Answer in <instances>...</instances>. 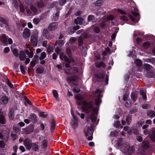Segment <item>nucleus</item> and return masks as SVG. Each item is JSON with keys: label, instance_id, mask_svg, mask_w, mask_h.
Masks as SVG:
<instances>
[{"label": "nucleus", "instance_id": "nucleus-12", "mask_svg": "<svg viewBox=\"0 0 155 155\" xmlns=\"http://www.w3.org/2000/svg\"><path fill=\"white\" fill-rule=\"evenodd\" d=\"M28 53V50H27L20 51L19 53V58L20 59L21 61L24 60L26 58L25 54H26V53Z\"/></svg>", "mask_w": 155, "mask_h": 155}, {"label": "nucleus", "instance_id": "nucleus-20", "mask_svg": "<svg viewBox=\"0 0 155 155\" xmlns=\"http://www.w3.org/2000/svg\"><path fill=\"white\" fill-rule=\"evenodd\" d=\"M38 61V58L34 57L30 62L31 66L32 67H34L37 63Z\"/></svg>", "mask_w": 155, "mask_h": 155}, {"label": "nucleus", "instance_id": "nucleus-62", "mask_svg": "<svg viewBox=\"0 0 155 155\" xmlns=\"http://www.w3.org/2000/svg\"><path fill=\"white\" fill-rule=\"evenodd\" d=\"M73 91L76 93H78L80 91V90L78 88L74 87L73 89Z\"/></svg>", "mask_w": 155, "mask_h": 155}, {"label": "nucleus", "instance_id": "nucleus-27", "mask_svg": "<svg viewBox=\"0 0 155 155\" xmlns=\"http://www.w3.org/2000/svg\"><path fill=\"white\" fill-rule=\"evenodd\" d=\"M6 121L3 115H0V123L2 124H5Z\"/></svg>", "mask_w": 155, "mask_h": 155}, {"label": "nucleus", "instance_id": "nucleus-35", "mask_svg": "<svg viewBox=\"0 0 155 155\" xmlns=\"http://www.w3.org/2000/svg\"><path fill=\"white\" fill-rule=\"evenodd\" d=\"M26 54H27L28 55V56L29 57V58H32L34 55V53H33L32 50L30 51L29 52L28 51V53H26Z\"/></svg>", "mask_w": 155, "mask_h": 155}, {"label": "nucleus", "instance_id": "nucleus-57", "mask_svg": "<svg viewBox=\"0 0 155 155\" xmlns=\"http://www.w3.org/2000/svg\"><path fill=\"white\" fill-rule=\"evenodd\" d=\"M131 120V117L130 116H128L126 118V121L127 122V124L129 125L130 124V122Z\"/></svg>", "mask_w": 155, "mask_h": 155}, {"label": "nucleus", "instance_id": "nucleus-39", "mask_svg": "<svg viewBox=\"0 0 155 155\" xmlns=\"http://www.w3.org/2000/svg\"><path fill=\"white\" fill-rule=\"evenodd\" d=\"M142 107L143 109H147L150 108V105L149 104H145L142 106Z\"/></svg>", "mask_w": 155, "mask_h": 155}, {"label": "nucleus", "instance_id": "nucleus-15", "mask_svg": "<svg viewBox=\"0 0 155 155\" xmlns=\"http://www.w3.org/2000/svg\"><path fill=\"white\" fill-rule=\"evenodd\" d=\"M48 141L47 140L44 138L41 141V146L43 149H46L48 146Z\"/></svg>", "mask_w": 155, "mask_h": 155}, {"label": "nucleus", "instance_id": "nucleus-10", "mask_svg": "<svg viewBox=\"0 0 155 155\" xmlns=\"http://www.w3.org/2000/svg\"><path fill=\"white\" fill-rule=\"evenodd\" d=\"M35 33V35H33L31 36L30 40L31 43L35 46H36L38 44L37 37L38 32L37 31H36Z\"/></svg>", "mask_w": 155, "mask_h": 155}, {"label": "nucleus", "instance_id": "nucleus-32", "mask_svg": "<svg viewBox=\"0 0 155 155\" xmlns=\"http://www.w3.org/2000/svg\"><path fill=\"white\" fill-rule=\"evenodd\" d=\"M143 146L144 148H147L149 147V142L148 141H143Z\"/></svg>", "mask_w": 155, "mask_h": 155}, {"label": "nucleus", "instance_id": "nucleus-9", "mask_svg": "<svg viewBox=\"0 0 155 155\" xmlns=\"http://www.w3.org/2000/svg\"><path fill=\"white\" fill-rule=\"evenodd\" d=\"M102 91L99 90H97L95 91V96H97V98L95 99V104L97 105H99L101 103V98L102 97L101 94Z\"/></svg>", "mask_w": 155, "mask_h": 155}, {"label": "nucleus", "instance_id": "nucleus-11", "mask_svg": "<svg viewBox=\"0 0 155 155\" xmlns=\"http://www.w3.org/2000/svg\"><path fill=\"white\" fill-rule=\"evenodd\" d=\"M31 141L28 138H26L23 142V144L28 150H30L32 144Z\"/></svg>", "mask_w": 155, "mask_h": 155}, {"label": "nucleus", "instance_id": "nucleus-8", "mask_svg": "<svg viewBox=\"0 0 155 155\" xmlns=\"http://www.w3.org/2000/svg\"><path fill=\"white\" fill-rule=\"evenodd\" d=\"M122 139H119L116 144V146L118 147L122 146L121 147L122 150H124L125 152H127L129 148V146L128 145L125 144H122Z\"/></svg>", "mask_w": 155, "mask_h": 155}, {"label": "nucleus", "instance_id": "nucleus-6", "mask_svg": "<svg viewBox=\"0 0 155 155\" xmlns=\"http://www.w3.org/2000/svg\"><path fill=\"white\" fill-rule=\"evenodd\" d=\"M13 4L16 7H17L18 5L20 8V11L21 12H23L25 10L28 13L30 14L31 11L26 7H24L22 5L20 2L18 1V2L17 1H14Z\"/></svg>", "mask_w": 155, "mask_h": 155}, {"label": "nucleus", "instance_id": "nucleus-38", "mask_svg": "<svg viewBox=\"0 0 155 155\" xmlns=\"http://www.w3.org/2000/svg\"><path fill=\"white\" fill-rule=\"evenodd\" d=\"M53 93L54 97L55 98H57L58 97V94L57 91L55 90H54L53 91Z\"/></svg>", "mask_w": 155, "mask_h": 155}, {"label": "nucleus", "instance_id": "nucleus-24", "mask_svg": "<svg viewBox=\"0 0 155 155\" xmlns=\"http://www.w3.org/2000/svg\"><path fill=\"white\" fill-rule=\"evenodd\" d=\"M131 99L133 100V102L134 103L137 99V94L134 92L131 93L130 95Z\"/></svg>", "mask_w": 155, "mask_h": 155}, {"label": "nucleus", "instance_id": "nucleus-14", "mask_svg": "<svg viewBox=\"0 0 155 155\" xmlns=\"http://www.w3.org/2000/svg\"><path fill=\"white\" fill-rule=\"evenodd\" d=\"M58 24L57 22H53L51 24L48 26V29L50 31H53L58 27Z\"/></svg>", "mask_w": 155, "mask_h": 155}, {"label": "nucleus", "instance_id": "nucleus-29", "mask_svg": "<svg viewBox=\"0 0 155 155\" xmlns=\"http://www.w3.org/2000/svg\"><path fill=\"white\" fill-rule=\"evenodd\" d=\"M134 62L136 65L138 66H140L142 64V61L139 59L136 60Z\"/></svg>", "mask_w": 155, "mask_h": 155}, {"label": "nucleus", "instance_id": "nucleus-19", "mask_svg": "<svg viewBox=\"0 0 155 155\" xmlns=\"http://www.w3.org/2000/svg\"><path fill=\"white\" fill-rule=\"evenodd\" d=\"M31 148L33 150L35 151H38L39 149L38 145L34 143H32Z\"/></svg>", "mask_w": 155, "mask_h": 155}, {"label": "nucleus", "instance_id": "nucleus-26", "mask_svg": "<svg viewBox=\"0 0 155 155\" xmlns=\"http://www.w3.org/2000/svg\"><path fill=\"white\" fill-rule=\"evenodd\" d=\"M147 115L150 117H154L155 116V111H149L147 113Z\"/></svg>", "mask_w": 155, "mask_h": 155}, {"label": "nucleus", "instance_id": "nucleus-55", "mask_svg": "<svg viewBox=\"0 0 155 155\" xmlns=\"http://www.w3.org/2000/svg\"><path fill=\"white\" fill-rule=\"evenodd\" d=\"M7 84L11 88H13V85L11 82L10 81L8 80L7 81Z\"/></svg>", "mask_w": 155, "mask_h": 155}, {"label": "nucleus", "instance_id": "nucleus-51", "mask_svg": "<svg viewBox=\"0 0 155 155\" xmlns=\"http://www.w3.org/2000/svg\"><path fill=\"white\" fill-rule=\"evenodd\" d=\"M31 9L32 11L35 13H36L38 12L36 8L33 6H31Z\"/></svg>", "mask_w": 155, "mask_h": 155}, {"label": "nucleus", "instance_id": "nucleus-22", "mask_svg": "<svg viewBox=\"0 0 155 155\" xmlns=\"http://www.w3.org/2000/svg\"><path fill=\"white\" fill-rule=\"evenodd\" d=\"M140 94L142 96V98L144 100H146L147 99V97L146 91L140 90Z\"/></svg>", "mask_w": 155, "mask_h": 155}, {"label": "nucleus", "instance_id": "nucleus-18", "mask_svg": "<svg viewBox=\"0 0 155 155\" xmlns=\"http://www.w3.org/2000/svg\"><path fill=\"white\" fill-rule=\"evenodd\" d=\"M15 46L14 45H13L11 46V49L14 55L17 57L18 55V51L15 48Z\"/></svg>", "mask_w": 155, "mask_h": 155}, {"label": "nucleus", "instance_id": "nucleus-34", "mask_svg": "<svg viewBox=\"0 0 155 155\" xmlns=\"http://www.w3.org/2000/svg\"><path fill=\"white\" fill-rule=\"evenodd\" d=\"M150 45V43L148 41H146L144 43L143 45V48L144 49H147L149 48Z\"/></svg>", "mask_w": 155, "mask_h": 155}, {"label": "nucleus", "instance_id": "nucleus-30", "mask_svg": "<svg viewBox=\"0 0 155 155\" xmlns=\"http://www.w3.org/2000/svg\"><path fill=\"white\" fill-rule=\"evenodd\" d=\"M54 48L51 46H49L47 48V51L48 54H50L53 51Z\"/></svg>", "mask_w": 155, "mask_h": 155}, {"label": "nucleus", "instance_id": "nucleus-33", "mask_svg": "<svg viewBox=\"0 0 155 155\" xmlns=\"http://www.w3.org/2000/svg\"><path fill=\"white\" fill-rule=\"evenodd\" d=\"M66 52L68 55V57L69 58H70L71 61H73V59L71 58V51L70 49L67 48L66 49Z\"/></svg>", "mask_w": 155, "mask_h": 155}, {"label": "nucleus", "instance_id": "nucleus-61", "mask_svg": "<svg viewBox=\"0 0 155 155\" xmlns=\"http://www.w3.org/2000/svg\"><path fill=\"white\" fill-rule=\"evenodd\" d=\"M13 130L15 133L19 132L20 131V130L18 128L15 126L13 127Z\"/></svg>", "mask_w": 155, "mask_h": 155}, {"label": "nucleus", "instance_id": "nucleus-50", "mask_svg": "<svg viewBox=\"0 0 155 155\" xmlns=\"http://www.w3.org/2000/svg\"><path fill=\"white\" fill-rule=\"evenodd\" d=\"M64 42L63 40H59L58 42V45L60 46H62L64 44Z\"/></svg>", "mask_w": 155, "mask_h": 155}, {"label": "nucleus", "instance_id": "nucleus-48", "mask_svg": "<svg viewBox=\"0 0 155 155\" xmlns=\"http://www.w3.org/2000/svg\"><path fill=\"white\" fill-rule=\"evenodd\" d=\"M71 70L73 71V73L74 74L78 73V69L76 67H74L71 69Z\"/></svg>", "mask_w": 155, "mask_h": 155}, {"label": "nucleus", "instance_id": "nucleus-52", "mask_svg": "<svg viewBox=\"0 0 155 155\" xmlns=\"http://www.w3.org/2000/svg\"><path fill=\"white\" fill-rule=\"evenodd\" d=\"M11 136L13 140H15L18 137V136L15 134H14L13 132L11 134Z\"/></svg>", "mask_w": 155, "mask_h": 155}, {"label": "nucleus", "instance_id": "nucleus-16", "mask_svg": "<svg viewBox=\"0 0 155 155\" xmlns=\"http://www.w3.org/2000/svg\"><path fill=\"white\" fill-rule=\"evenodd\" d=\"M84 22V20L81 18H77L74 20V23L76 24L81 25Z\"/></svg>", "mask_w": 155, "mask_h": 155}, {"label": "nucleus", "instance_id": "nucleus-28", "mask_svg": "<svg viewBox=\"0 0 155 155\" xmlns=\"http://www.w3.org/2000/svg\"><path fill=\"white\" fill-rule=\"evenodd\" d=\"M14 113L13 112V110H11L10 113L9 115V118L11 120H13L14 118Z\"/></svg>", "mask_w": 155, "mask_h": 155}, {"label": "nucleus", "instance_id": "nucleus-23", "mask_svg": "<svg viewBox=\"0 0 155 155\" xmlns=\"http://www.w3.org/2000/svg\"><path fill=\"white\" fill-rule=\"evenodd\" d=\"M77 79L78 78L76 76H73L68 78V80L70 82L72 83L76 81Z\"/></svg>", "mask_w": 155, "mask_h": 155}, {"label": "nucleus", "instance_id": "nucleus-60", "mask_svg": "<svg viewBox=\"0 0 155 155\" xmlns=\"http://www.w3.org/2000/svg\"><path fill=\"white\" fill-rule=\"evenodd\" d=\"M94 16L93 15H89L87 18V20L88 21H91L93 18H94Z\"/></svg>", "mask_w": 155, "mask_h": 155}, {"label": "nucleus", "instance_id": "nucleus-46", "mask_svg": "<svg viewBox=\"0 0 155 155\" xmlns=\"http://www.w3.org/2000/svg\"><path fill=\"white\" fill-rule=\"evenodd\" d=\"M40 21V20L38 18H35L33 19V23L37 25L38 24Z\"/></svg>", "mask_w": 155, "mask_h": 155}, {"label": "nucleus", "instance_id": "nucleus-43", "mask_svg": "<svg viewBox=\"0 0 155 155\" xmlns=\"http://www.w3.org/2000/svg\"><path fill=\"white\" fill-rule=\"evenodd\" d=\"M74 61L73 59V61H71L70 59L69 60L68 59V61L66 62V63L65 64V67L67 68H69L70 66L69 63H71V62H74Z\"/></svg>", "mask_w": 155, "mask_h": 155}, {"label": "nucleus", "instance_id": "nucleus-44", "mask_svg": "<svg viewBox=\"0 0 155 155\" xmlns=\"http://www.w3.org/2000/svg\"><path fill=\"white\" fill-rule=\"evenodd\" d=\"M129 94V93H126L124 95L123 98L124 101H126L128 98Z\"/></svg>", "mask_w": 155, "mask_h": 155}, {"label": "nucleus", "instance_id": "nucleus-3", "mask_svg": "<svg viewBox=\"0 0 155 155\" xmlns=\"http://www.w3.org/2000/svg\"><path fill=\"white\" fill-rule=\"evenodd\" d=\"M92 127V125L86 127L84 130L85 135L88 140H91L93 139V137L91 135L93 133Z\"/></svg>", "mask_w": 155, "mask_h": 155}, {"label": "nucleus", "instance_id": "nucleus-63", "mask_svg": "<svg viewBox=\"0 0 155 155\" xmlns=\"http://www.w3.org/2000/svg\"><path fill=\"white\" fill-rule=\"evenodd\" d=\"M10 51V49L9 47H7L5 48L4 49V52L5 53H8Z\"/></svg>", "mask_w": 155, "mask_h": 155}, {"label": "nucleus", "instance_id": "nucleus-47", "mask_svg": "<svg viewBox=\"0 0 155 155\" xmlns=\"http://www.w3.org/2000/svg\"><path fill=\"white\" fill-rule=\"evenodd\" d=\"M39 116L42 118H45L47 116V115L45 114L43 112H40L39 114Z\"/></svg>", "mask_w": 155, "mask_h": 155}, {"label": "nucleus", "instance_id": "nucleus-37", "mask_svg": "<svg viewBox=\"0 0 155 155\" xmlns=\"http://www.w3.org/2000/svg\"><path fill=\"white\" fill-rule=\"evenodd\" d=\"M44 71V69L43 68H39L36 69V73H42Z\"/></svg>", "mask_w": 155, "mask_h": 155}, {"label": "nucleus", "instance_id": "nucleus-42", "mask_svg": "<svg viewBox=\"0 0 155 155\" xmlns=\"http://www.w3.org/2000/svg\"><path fill=\"white\" fill-rule=\"evenodd\" d=\"M102 3V1L101 0H98L95 3L96 5L97 6H101Z\"/></svg>", "mask_w": 155, "mask_h": 155}, {"label": "nucleus", "instance_id": "nucleus-40", "mask_svg": "<svg viewBox=\"0 0 155 155\" xmlns=\"http://www.w3.org/2000/svg\"><path fill=\"white\" fill-rule=\"evenodd\" d=\"M30 118L33 121H36V117L35 115L34 114H31L30 116Z\"/></svg>", "mask_w": 155, "mask_h": 155}, {"label": "nucleus", "instance_id": "nucleus-5", "mask_svg": "<svg viewBox=\"0 0 155 155\" xmlns=\"http://www.w3.org/2000/svg\"><path fill=\"white\" fill-rule=\"evenodd\" d=\"M71 112L73 117L71 122V124L73 128H76L78 126V118L74 115L72 108L71 109Z\"/></svg>", "mask_w": 155, "mask_h": 155}, {"label": "nucleus", "instance_id": "nucleus-21", "mask_svg": "<svg viewBox=\"0 0 155 155\" xmlns=\"http://www.w3.org/2000/svg\"><path fill=\"white\" fill-rule=\"evenodd\" d=\"M60 58L61 60L64 61L65 62L68 61V60L67 56L62 53L60 54Z\"/></svg>", "mask_w": 155, "mask_h": 155}, {"label": "nucleus", "instance_id": "nucleus-25", "mask_svg": "<svg viewBox=\"0 0 155 155\" xmlns=\"http://www.w3.org/2000/svg\"><path fill=\"white\" fill-rule=\"evenodd\" d=\"M42 35L46 38H48V37L49 35L47 29H45L43 30Z\"/></svg>", "mask_w": 155, "mask_h": 155}, {"label": "nucleus", "instance_id": "nucleus-31", "mask_svg": "<svg viewBox=\"0 0 155 155\" xmlns=\"http://www.w3.org/2000/svg\"><path fill=\"white\" fill-rule=\"evenodd\" d=\"M55 17L53 16L52 20L54 21H56L58 20L59 16V12H57L55 15Z\"/></svg>", "mask_w": 155, "mask_h": 155}, {"label": "nucleus", "instance_id": "nucleus-7", "mask_svg": "<svg viewBox=\"0 0 155 155\" xmlns=\"http://www.w3.org/2000/svg\"><path fill=\"white\" fill-rule=\"evenodd\" d=\"M0 40L4 45H7L8 42L9 44H12L13 43V41L11 38H9L8 39L6 35L5 34H2L0 36Z\"/></svg>", "mask_w": 155, "mask_h": 155}, {"label": "nucleus", "instance_id": "nucleus-2", "mask_svg": "<svg viewBox=\"0 0 155 155\" xmlns=\"http://www.w3.org/2000/svg\"><path fill=\"white\" fill-rule=\"evenodd\" d=\"M118 12L122 15V16L120 17V19L124 21H128V19L127 17V15L134 21L137 22L139 20V14L137 12H132V13L133 15L135 17V18H134L131 15L128 14H127L126 13L120 9L118 10Z\"/></svg>", "mask_w": 155, "mask_h": 155}, {"label": "nucleus", "instance_id": "nucleus-41", "mask_svg": "<svg viewBox=\"0 0 155 155\" xmlns=\"http://www.w3.org/2000/svg\"><path fill=\"white\" fill-rule=\"evenodd\" d=\"M46 56V54L44 52H43L41 53V57L40 58V60L43 59L45 58Z\"/></svg>", "mask_w": 155, "mask_h": 155}, {"label": "nucleus", "instance_id": "nucleus-36", "mask_svg": "<svg viewBox=\"0 0 155 155\" xmlns=\"http://www.w3.org/2000/svg\"><path fill=\"white\" fill-rule=\"evenodd\" d=\"M96 66L98 68H100L101 67H105V64L103 62H101L98 64H96Z\"/></svg>", "mask_w": 155, "mask_h": 155}, {"label": "nucleus", "instance_id": "nucleus-58", "mask_svg": "<svg viewBox=\"0 0 155 155\" xmlns=\"http://www.w3.org/2000/svg\"><path fill=\"white\" fill-rule=\"evenodd\" d=\"M144 123V121L143 120H141L137 122V124L139 126H142L143 124Z\"/></svg>", "mask_w": 155, "mask_h": 155}, {"label": "nucleus", "instance_id": "nucleus-4", "mask_svg": "<svg viewBox=\"0 0 155 155\" xmlns=\"http://www.w3.org/2000/svg\"><path fill=\"white\" fill-rule=\"evenodd\" d=\"M144 66L147 77L149 78L152 77L153 73V68L151 65L147 64H145Z\"/></svg>", "mask_w": 155, "mask_h": 155}, {"label": "nucleus", "instance_id": "nucleus-59", "mask_svg": "<svg viewBox=\"0 0 155 155\" xmlns=\"http://www.w3.org/2000/svg\"><path fill=\"white\" fill-rule=\"evenodd\" d=\"M151 140L153 141H155V134L154 132H153L152 135L151 137Z\"/></svg>", "mask_w": 155, "mask_h": 155}, {"label": "nucleus", "instance_id": "nucleus-17", "mask_svg": "<svg viewBox=\"0 0 155 155\" xmlns=\"http://www.w3.org/2000/svg\"><path fill=\"white\" fill-rule=\"evenodd\" d=\"M0 102L2 104H6L8 102V99L6 96L3 97L1 99Z\"/></svg>", "mask_w": 155, "mask_h": 155}, {"label": "nucleus", "instance_id": "nucleus-54", "mask_svg": "<svg viewBox=\"0 0 155 155\" xmlns=\"http://www.w3.org/2000/svg\"><path fill=\"white\" fill-rule=\"evenodd\" d=\"M78 41L79 45H81L83 42V39L82 37L79 38Z\"/></svg>", "mask_w": 155, "mask_h": 155}, {"label": "nucleus", "instance_id": "nucleus-56", "mask_svg": "<svg viewBox=\"0 0 155 155\" xmlns=\"http://www.w3.org/2000/svg\"><path fill=\"white\" fill-rule=\"evenodd\" d=\"M133 103L132 101H131V102H130V101H127V102L125 103V105L127 107H130V105Z\"/></svg>", "mask_w": 155, "mask_h": 155}, {"label": "nucleus", "instance_id": "nucleus-53", "mask_svg": "<svg viewBox=\"0 0 155 155\" xmlns=\"http://www.w3.org/2000/svg\"><path fill=\"white\" fill-rule=\"evenodd\" d=\"M0 21L4 24H6L7 23V21L4 18H0Z\"/></svg>", "mask_w": 155, "mask_h": 155}, {"label": "nucleus", "instance_id": "nucleus-49", "mask_svg": "<svg viewBox=\"0 0 155 155\" xmlns=\"http://www.w3.org/2000/svg\"><path fill=\"white\" fill-rule=\"evenodd\" d=\"M114 18V17L112 15H109L107 18V21L112 20H113Z\"/></svg>", "mask_w": 155, "mask_h": 155}, {"label": "nucleus", "instance_id": "nucleus-45", "mask_svg": "<svg viewBox=\"0 0 155 155\" xmlns=\"http://www.w3.org/2000/svg\"><path fill=\"white\" fill-rule=\"evenodd\" d=\"M20 67L21 73L23 74H24L25 73V71L24 66L22 65H20Z\"/></svg>", "mask_w": 155, "mask_h": 155}, {"label": "nucleus", "instance_id": "nucleus-1", "mask_svg": "<svg viewBox=\"0 0 155 155\" xmlns=\"http://www.w3.org/2000/svg\"><path fill=\"white\" fill-rule=\"evenodd\" d=\"M75 96L78 104L81 106L85 113L89 114L87 117V121H88L89 119L92 122L95 121L96 120L95 115L97 113V108L93 107L94 103L92 102L87 103L84 101L81 95H75Z\"/></svg>", "mask_w": 155, "mask_h": 155}, {"label": "nucleus", "instance_id": "nucleus-64", "mask_svg": "<svg viewBox=\"0 0 155 155\" xmlns=\"http://www.w3.org/2000/svg\"><path fill=\"white\" fill-rule=\"evenodd\" d=\"M120 122L119 121H117L114 124V125L115 127H118L120 125Z\"/></svg>", "mask_w": 155, "mask_h": 155}, {"label": "nucleus", "instance_id": "nucleus-13", "mask_svg": "<svg viewBox=\"0 0 155 155\" xmlns=\"http://www.w3.org/2000/svg\"><path fill=\"white\" fill-rule=\"evenodd\" d=\"M30 36V32L29 29L27 28L24 29L23 32V36L25 38H28Z\"/></svg>", "mask_w": 155, "mask_h": 155}]
</instances>
